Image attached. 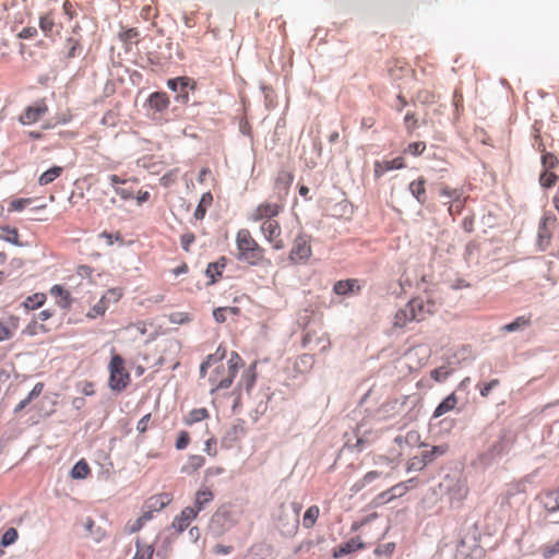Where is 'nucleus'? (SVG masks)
I'll list each match as a JSON object with an SVG mask.
<instances>
[{
  "mask_svg": "<svg viewBox=\"0 0 559 559\" xmlns=\"http://www.w3.org/2000/svg\"><path fill=\"white\" fill-rule=\"evenodd\" d=\"M408 190L419 204H421V205L426 204L427 192H426V179L424 177H419L416 180H413L408 186Z\"/></svg>",
  "mask_w": 559,
  "mask_h": 559,
  "instance_id": "nucleus-14",
  "label": "nucleus"
},
{
  "mask_svg": "<svg viewBox=\"0 0 559 559\" xmlns=\"http://www.w3.org/2000/svg\"><path fill=\"white\" fill-rule=\"evenodd\" d=\"M169 98L164 92H154L148 97V105L156 111H163L169 106Z\"/></svg>",
  "mask_w": 559,
  "mask_h": 559,
  "instance_id": "nucleus-20",
  "label": "nucleus"
},
{
  "mask_svg": "<svg viewBox=\"0 0 559 559\" xmlns=\"http://www.w3.org/2000/svg\"><path fill=\"white\" fill-rule=\"evenodd\" d=\"M388 171L390 170L388 168V163H385V160L374 162V177L377 179L381 178Z\"/></svg>",
  "mask_w": 559,
  "mask_h": 559,
  "instance_id": "nucleus-60",
  "label": "nucleus"
},
{
  "mask_svg": "<svg viewBox=\"0 0 559 559\" xmlns=\"http://www.w3.org/2000/svg\"><path fill=\"white\" fill-rule=\"evenodd\" d=\"M311 255L310 237L306 235L297 236L289 252V260L295 264H304Z\"/></svg>",
  "mask_w": 559,
  "mask_h": 559,
  "instance_id": "nucleus-7",
  "label": "nucleus"
},
{
  "mask_svg": "<svg viewBox=\"0 0 559 559\" xmlns=\"http://www.w3.org/2000/svg\"><path fill=\"white\" fill-rule=\"evenodd\" d=\"M241 361H242V359H241L240 355L237 352H233L228 359V366L225 367L224 365H221L216 368V374H218L222 369L223 372L226 371V377L223 379H218L217 376L210 378V381L214 385V388L212 389V392H214L216 390H221V389H228L231 385V383L238 372V368H239Z\"/></svg>",
  "mask_w": 559,
  "mask_h": 559,
  "instance_id": "nucleus-4",
  "label": "nucleus"
},
{
  "mask_svg": "<svg viewBox=\"0 0 559 559\" xmlns=\"http://www.w3.org/2000/svg\"><path fill=\"white\" fill-rule=\"evenodd\" d=\"M411 322H415V314L408 301L395 312L392 324L395 329H404Z\"/></svg>",
  "mask_w": 559,
  "mask_h": 559,
  "instance_id": "nucleus-11",
  "label": "nucleus"
},
{
  "mask_svg": "<svg viewBox=\"0 0 559 559\" xmlns=\"http://www.w3.org/2000/svg\"><path fill=\"white\" fill-rule=\"evenodd\" d=\"M191 320V316L188 312H174L169 314V321L174 324H187Z\"/></svg>",
  "mask_w": 559,
  "mask_h": 559,
  "instance_id": "nucleus-49",
  "label": "nucleus"
},
{
  "mask_svg": "<svg viewBox=\"0 0 559 559\" xmlns=\"http://www.w3.org/2000/svg\"><path fill=\"white\" fill-rule=\"evenodd\" d=\"M532 322V314L526 316H520L515 318L511 323H508L501 328V331L503 332H515L520 330H524L525 328L530 326Z\"/></svg>",
  "mask_w": 559,
  "mask_h": 559,
  "instance_id": "nucleus-22",
  "label": "nucleus"
},
{
  "mask_svg": "<svg viewBox=\"0 0 559 559\" xmlns=\"http://www.w3.org/2000/svg\"><path fill=\"white\" fill-rule=\"evenodd\" d=\"M37 36V28L34 26L24 27L19 34L17 37L21 39H32Z\"/></svg>",
  "mask_w": 559,
  "mask_h": 559,
  "instance_id": "nucleus-61",
  "label": "nucleus"
},
{
  "mask_svg": "<svg viewBox=\"0 0 559 559\" xmlns=\"http://www.w3.org/2000/svg\"><path fill=\"white\" fill-rule=\"evenodd\" d=\"M136 546L138 550L133 559H152L154 554V548L152 546L140 547L139 543Z\"/></svg>",
  "mask_w": 559,
  "mask_h": 559,
  "instance_id": "nucleus-52",
  "label": "nucleus"
},
{
  "mask_svg": "<svg viewBox=\"0 0 559 559\" xmlns=\"http://www.w3.org/2000/svg\"><path fill=\"white\" fill-rule=\"evenodd\" d=\"M151 417L152 415L151 414H146L144 415L136 424V430L140 432V433H145L148 429V423L151 420Z\"/></svg>",
  "mask_w": 559,
  "mask_h": 559,
  "instance_id": "nucleus-62",
  "label": "nucleus"
},
{
  "mask_svg": "<svg viewBox=\"0 0 559 559\" xmlns=\"http://www.w3.org/2000/svg\"><path fill=\"white\" fill-rule=\"evenodd\" d=\"M449 450V447L447 444L441 445H435L431 448V450L424 451L421 453L423 457L427 462V464L431 463L436 457L441 456L445 454Z\"/></svg>",
  "mask_w": 559,
  "mask_h": 559,
  "instance_id": "nucleus-38",
  "label": "nucleus"
},
{
  "mask_svg": "<svg viewBox=\"0 0 559 559\" xmlns=\"http://www.w3.org/2000/svg\"><path fill=\"white\" fill-rule=\"evenodd\" d=\"M63 174V167L61 166H52L48 170L44 171L39 178L38 183L40 186H47L53 182L57 178H59Z\"/></svg>",
  "mask_w": 559,
  "mask_h": 559,
  "instance_id": "nucleus-30",
  "label": "nucleus"
},
{
  "mask_svg": "<svg viewBox=\"0 0 559 559\" xmlns=\"http://www.w3.org/2000/svg\"><path fill=\"white\" fill-rule=\"evenodd\" d=\"M357 281L356 280H346V281H338L334 285V292L337 295H347L354 290V287L356 286Z\"/></svg>",
  "mask_w": 559,
  "mask_h": 559,
  "instance_id": "nucleus-42",
  "label": "nucleus"
},
{
  "mask_svg": "<svg viewBox=\"0 0 559 559\" xmlns=\"http://www.w3.org/2000/svg\"><path fill=\"white\" fill-rule=\"evenodd\" d=\"M194 240L195 236L192 233H185L183 235H181L180 242L182 249L188 252L190 250V246L194 242Z\"/></svg>",
  "mask_w": 559,
  "mask_h": 559,
  "instance_id": "nucleus-59",
  "label": "nucleus"
},
{
  "mask_svg": "<svg viewBox=\"0 0 559 559\" xmlns=\"http://www.w3.org/2000/svg\"><path fill=\"white\" fill-rule=\"evenodd\" d=\"M109 305L100 297V299L86 312V318L96 319L103 317L108 310Z\"/></svg>",
  "mask_w": 559,
  "mask_h": 559,
  "instance_id": "nucleus-37",
  "label": "nucleus"
},
{
  "mask_svg": "<svg viewBox=\"0 0 559 559\" xmlns=\"http://www.w3.org/2000/svg\"><path fill=\"white\" fill-rule=\"evenodd\" d=\"M64 56L68 58H74L76 56H80L82 52V44L80 36H71L66 40L64 44Z\"/></svg>",
  "mask_w": 559,
  "mask_h": 559,
  "instance_id": "nucleus-25",
  "label": "nucleus"
},
{
  "mask_svg": "<svg viewBox=\"0 0 559 559\" xmlns=\"http://www.w3.org/2000/svg\"><path fill=\"white\" fill-rule=\"evenodd\" d=\"M205 464V459L202 455H190L186 465L182 466L181 472L185 474H192L200 469Z\"/></svg>",
  "mask_w": 559,
  "mask_h": 559,
  "instance_id": "nucleus-31",
  "label": "nucleus"
},
{
  "mask_svg": "<svg viewBox=\"0 0 559 559\" xmlns=\"http://www.w3.org/2000/svg\"><path fill=\"white\" fill-rule=\"evenodd\" d=\"M365 548V544L360 540V537H353L348 542L340 545L337 548L333 551L334 558H341L345 555L355 552L359 549Z\"/></svg>",
  "mask_w": 559,
  "mask_h": 559,
  "instance_id": "nucleus-13",
  "label": "nucleus"
},
{
  "mask_svg": "<svg viewBox=\"0 0 559 559\" xmlns=\"http://www.w3.org/2000/svg\"><path fill=\"white\" fill-rule=\"evenodd\" d=\"M20 319L16 316H8L0 319V342L10 340L17 331Z\"/></svg>",
  "mask_w": 559,
  "mask_h": 559,
  "instance_id": "nucleus-10",
  "label": "nucleus"
},
{
  "mask_svg": "<svg viewBox=\"0 0 559 559\" xmlns=\"http://www.w3.org/2000/svg\"><path fill=\"white\" fill-rule=\"evenodd\" d=\"M320 515V508L318 506L309 507L302 516V526L305 528H312Z\"/></svg>",
  "mask_w": 559,
  "mask_h": 559,
  "instance_id": "nucleus-35",
  "label": "nucleus"
},
{
  "mask_svg": "<svg viewBox=\"0 0 559 559\" xmlns=\"http://www.w3.org/2000/svg\"><path fill=\"white\" fill-rule=\"evenodd\" d=\"M425 150H426L425 142L418 141V142L409 143L407 145V147L404 150V153L411 154L413 156H419L424 153Z\"/></svg>",
  "mask_w": 559,
  "mask_h": 559,
  "instance_id": "nucleus-48",
  "label": "nucleus"
},
{
  "mask_svg": "<svg viewBox=\"0 0 559 559\" xmlns=\"http://www.w3.org/2000/svg\"><path fill=\"white\" fill-rule=\"evenodd\" d=\"M404 123L408 132H413L418 126V119L414 112H407L404 118Z\"/></svg>",
  "mask_w": 559,
  "mask_h": 559,
  "instance_id": "nucleus-54",
  "label": "nucleus"
},
{
  "mask_svg": "<svg viewBox=\"0 0 559 559\" xmlns=\"http://www.w3.org/2000/svg\"><path fill=\"white\" fill-rule=\"evenodd\" d=\"M409 304L415 314V322H423L437 311V305L435 300L430 298L417 296L412 298Z\"/></svg>",
  "mask_w": 559,
  "mask_h": 559,
  "instance_id": "nucleus-8",
  "label": "nucleus"
},
{
  "mask_svg": "<svg viewBox=\"0 0 559 559\" xmlns=\"http://www.w3.org/2000/svg\"><path fill=\"white\" fill-rule=\"evenodd\" d=\"M48 112V105L45 99H39L28 106L20 116L22 124H33L39 121Z\"/></svg>",
  "mask_w": 559,
  "mask_h": 559,
  "instance_id": "nucleus-9",
  "label": "nucleus"
},
{
  "mask_svg": "<svg viewBox=\"0 0 559 559\" xmlns=\"http://www.w3.org/2000/svg\"><path fill=\"white\" fill-rule=\"evenodd\" d=\"M385 163H388L389 170L402 169L405 167V160L402 156L395 157L391 160H385Z\"/></svg>",
  "mask_w": 559,
  "mask_h": 559,
  "instance_id": "nucleus-64",
  "label": "nucleus"
},
{
  "mask_svg": "<svg viewBox=\"0 0 559 559\" xmlns=\"http://www.w3.org/2000/svg\"><path fill=\"white\" fill-rule=\"evenodd\" d=\"M427 465V462L425 461V459L423 457V455L420 456H414L409 460L408 462V471H412V469H416V471H420L423 469L425 466Z\"/></svg>",
  "mask_w": 559,
  "mask_h": 559,
  "instance_id": "nucleus-55",
  "label": "nucleus"
},
{
  "mask_svg": "<svg viewBox=\"0 0 559 559\" xmlns=\"http://www.w3.org/2000/svg\"><path fill=\"white\" fill-rule=\"evenodd\" d=\"M45 384L43 382H37L28 395L23 399L14 408V413H20L23 411L32 401L37 399L44 391Z\"/></svg>",
  "mask_w": 559,
  "mask_h": 559,
  "instance_id": "nucleus-27",
  "label": "nucleus"
},
{
  "mask_svg": "<svg viewBox=\"0 0 559 559\" xmlns=\"http://www.w3.org/2000/svg\"><path fill=\"white\" fill-rule=\"evenodd\" d=\"M290 512L282 506L281 513L277 516V526L285 534H294L298 531L299 527V515L302 509V504L299 502H292Z\"/></svg>",
  "mask_w": 559,
  "mask_h": 559,
  "instance_id": "nucleus-5",
  "label": "nucleus"
},
{
  "mask_svg": "<svg viewBox=\"0 0 559 559\" xmlns=\"http://www.w3.org/2000/svg\"><path fill=\"white\" fill-rule=\"evenodd\" d=\"M46 301V295L44 293H36L32 296H28L24 301V307L26 309L35 310L41 307Z\"/></svg>",
  "mask_w": 559,
  "mask_h": 559,
  "instance_id": "nucleus-39",
  "label": "nucleus"
},
{
  "mask_svg": "<svg viewBox=\"0 0 559 559\" xmlns=\"http://www.w3.org/2000/svg\"><path fill=\"white\" fill-rule=\"evenodd\" d=\"M108 386L111 391L122 392L131 382L130 372L127 370L124 359L119 354H112L109 365Z\"/></svg>",
  "mask_w": 559,
  "mask_h": 559,
  "instance_id": "nucleus-2",
  "label": "nucleus"
},
{
  "mask_svg": "<svg viewBox=\"0 0 559 559\" xmlns=\"http://www.w3.org/2000/svg\"><path fill=\"white\" fill-rule=\"evenodd\" d=\"M457 404L455 393L448 395L435 409L433 418L441 417L442 415L453 411Z\"/></svg>",
  "mask_w": 559,
  "mask_h": 559,
  "instance_id": "nucleus-21",
  "label": "nucleus"
},
{
  "mask_svg": "<svg viewBox=\"0 0 559 559\" xmlns=\"http://www.w3.org/2000/svg\"><path fill=\"white\" fill-rule=\"evenodd\" d=\"M171 500V496L166 492L154 495L145 501L144 508L157 512L168 506Z\"/></svg>",
  "mask_w": 559,
  "mask_h": 559,
  "instance_id": "nucleus-16",
  "label": "nucleus"
},
{
  "mask_svg": "<svg viewBox=\"0 0 559 559\" xmlns=\"http://www.w3.org/2000/svg\"><path fill=\"white\" fill-rule=\"evenodd\" d=\"M33 203L32 198H20L14 199L10 201L9 203V212H21L23 211L27 205H31Z\"/></svg>",
  "mask_w": 559,
  "mask_h": 559,
  "instance_id": "nucleus-44",
  "label": "nucleus"
},
{
  "mask_svg": "<svg viewBox=\"0 0 559 559\" xmlns=\"http://www.w3.org/2000/svg\"><path fill=\"white\" fill-rule=\"evenodd\" d=\"M499 384V380L498 379H493L491 381H489L488 383H485L480 386V395L483 397H487L491 390L497 386Z\"/></svg>",
  "mask_w": 559,
  "mask_h": 559,
  "instance_id": "nucleus-63",
  "label": "nucleus"
},
{
  "mask_svg": "<svg viewBox=\"0 0 559 559\" xmlns=\"http://www.w3.org/2000/svg\"><path fill=\"white\" fill-rule=\"evenodd\" d=\"M467 199H468V197L465 195L464 191H463L461 193V195L456 197L454 200L445 202V204H448V213L452 217H454L455 215L461 214V212L463 211V209L466 205Z\"/></svg>",
  "mask_w": 559,
  "mask_h": 559,
  "instance_id": "nucleus-29",
  "label": "nucleus"
},
{
  "mask_svg": "<svg viewBox=\"0 0 559 559\" xmlns=\"http://www.w3.org/2000/svg\"><path fill=\"white\" fill-rule=\"evenodd\" d=\"M236 246L238 259L248 262L251 265L259 264L264 258V249L252 237L247 228H241L236 235Z\"/></svg>",
  "mask_w": 559,
  "mask_h": 559,
  "instance_id": "nucleus-1",
  "label": "nucleus"
},
{
  "mask_svg": "<svg viewBox=\"0 0 559 559\" xmlns=\"http://www.w3.org/2000/svg\"><path fill=\"white\" fill-rule=\"evenodd\" d=\"M438 191L440 197L449 199V201L454 200L456 197L461 195L463 192L462 188H451L450 186L445 183H439Z\"/></svg>",
  "mask_w": 559,
  "mask_h": 559,
  "instance_id": "nucleus-41",
  "label": "nucleus"
},
{
  "mask_svg": "<svg viewBox=\"0 0 559 559\" xmlns=\"http://www.w3.org/2000/svg\"><path fill=\"white\" fill-rule=\"evenodd\" d=\"M190 443V436L187 431H180L178 433L177 440H176V449L177 450H183L186 449Z\"/></svg>",
  "mask_w": 559,
  "mask_h": 559,
  "instance_id": "nucleus-53",
  "label": "nucleus"
},
{
  "mask_svg": "<svg viewBox=\"0 0 559 559\" xmlns=\"http://www.w3.org/2000/svg\"><path fill=\"white\" fill-rule=\"evenodd\" d=\"M123 296V290L119 287L109 288L102 298L108 304L118 302Z\"/></svg>",
  "mask_w": 559,
  "mask_h": 559,
  "instance_id": "nucleus-43",
  "label": "nucleus"
},
{
  "mask_svg": "<svg viewBox=\"0 0 559 559\" xmlns=\"http://www.w3.org/2000/svg\"><path fill=\"white\" fill-rule=\"evenodd\" d=\"M246 435L245 420L237 419L226 431L225 440L237 441Z\"/></svg>",
  "mask_w": 559,
  "mask_h": 559,
  "instance_id": "nucleus-24",
  "label": "nucleus"
},
{
  "mask_svg": "<svg viewBox=\"0 0 559 559\" xmlns=\"http://www.w3.org/2000/svg\"><path fill=\"white\" fill-rule=\"evenodd\" d=\"M417 480L415 478H411L406 481L396 484L392 486L388 491L382 492L380 497H384L385 495L390 493V497L386 499L388 501L404 496L411 488L416 487Z\"/></svg>",
  "mask_w": 559,
  "mask_h": 559,
  "instance_id": "nucleus-15",
  "label": "nucleus"
},
{
  "mask_svg": "<svg viewBox=\"0 0 559 559\" xmlns=\"http://www.w3.org/2000/svg\"><path fill=\"white\" fill-rule=\"evenodd\" d=\"M39 27L46 37H53L59 34V28L51 12L39 16Z\"/></svg>",
  "mask_w": 559,
  "mask_h": 559,
  "instance_id": "nucleus-18",
  "label": "nucleus"
},
{
  "mask_svg": "<svg viewBox=\"0 0 559 559\" xmlns=\"http://www.w3.org/2000/svg\"><path fill=\"white\" fill-rule=\"evenodd\" d=\"M542 503L548 512L559 510V490H547L542 495Z\"/></svg>",
  "mask_w": 559,
  "mask_h": 559,
  "instance_id": "nucleus-19",
  "label": "nucleus"
},
{
  "mask_svg": "<svg viewBox=\"0 0 559 559\" xmlns=\"http://www.w3.org/2000/svg\"><path fill=\"white\" fill-rule=\"evenodd\" d=\"M197 515L198 510H194V508L191 507H187L180 512L179 515L175 518V520L173 521V527L177 532L181 533L190 525V523L192 522V520L197 518Z\"/></svg>",
  "mask_w": 559,
  "mask_h": 559,
  "instance_id": "nucleus-12",
  "label": "nucleus"
},
{
  "mask_svg": "<svg viewBox=\"0 0 559 559\" xmlns=\"http://www.w3.org/2000/svg\"><path fill=\"white\" fill-rule=\"evenodd\" d=\"M167 86L174 92H178L179 86H181V90H186V88L194 90L195 82L188 76H179V78H175V79H169L167 82Z\"/></svg>",
  "mask_w": 559,
  "mask_h": 559,
  "instance_id": "nucleus-28",
  "label": "nucleus"
},
{
  "mask_svg": "<svg viewBox=\"0 0 559 559\" xmlns=\"http://www.w3.org/2000/svg\"><path fill=\"white\" fill-rule=\"evenodd\" d=\"M260 233L274 250H282L285 247L282 227L276 218L260 223Z\"/></svg>",
  "mask_w": 559,
  "mask_h": 559,
  "instance_id": "nucleus-6",
  "label": "nucleus"
},
{
  "mask_svg": "<svg viewBox=\"0 0 559 559\" xmlns=\"http://www.w3.org/2000/svg\"><path fill=\"white\" fill-rule=\"evenodd\" d=\"M91 473V468L85 460H80L71 469V477L73 479H85Z\"/></svg>",
  "mask_w": 559,
  "mask_h": 559,
  "instance_id": "nucleus-36",
  "label": "nucleus"
},
{
  "mask_svg": "<svg viewBox=\"0 0 559 559\" xmlns=\"http://www.w3.org/2000/svg\"><path fill=\"white\" fill-rule=\"evenodd\" d=\"M19 237H20L19 231L15 227H10V226L1 227L0 238L3 239L4 241H8V242L19 246L20 245Z\"/></svg>",
  "mask_w": 559,
  "mask_h": 559,
  "instance_id": "nucleus-40",
  "label": "nucleus"
},
{
  "mask_svg": "<svg viewBox=\"0 0 559 559\" xmlns=\"http://www.w3.org/2000/svg\"><path fill=\"white\" fill-rule=\"evenodd\" d=\"M431 378L437 382H443L447 380V378L450 376V370L442 366L439 368H436L430 373Z\"/></svg>",
  "mask_w": 559,
  "mask_h": 559,
  "instance_id": "nucleus-50",
  "label": "nucleus"
},
{
  "mask_svg": "<svg viewBox=\"0 0 559 559\" xmlns=\"http://www.w3.org/2000/svg\"><path fill=\"white\" fill-rule=\"evenodd\" d=\"M115 192L124 201L131 200L135 197L134 189L131 187H129V188L116 187Z\"/></svg>",
  "mask_w": 559,
  "mask_h": 559,
  "instance_id": "nucleus-56",
  "label": "nucleus"
},
{
  "mask_svg": "<svg viewBox=\"0 0 559 559\" xmlns=\"http://www.w3.org/2000/svg\"><path fill=\"white\" fill-rule=\"evenodd\" d=\"M556 181H557L556 174H554L549 170H544L539 176V183L544 188H551L552 186H555Z\"/></svg>",
  "mask_w": 559,
  "mask_h": 559,
  "instance_id": "nucleus-46",
  "label": "nucleus"
},
{
  "mask_svg": "<svg viewBox=\"0 0 559 559\" xmlns=\"http://www.w3.org/2000/svg\"><path fill=\"white\" fill-rule=\"evenodd\" d=\"M226 266V258L222 257L218 261L212 262L206 267V276L211 278V283H215L221 278Z\"/></svg>",
  "mask_w": 559,
  "mask_h": 559,
  "instance_id": "nucleus-23",
  "label": "nucleus"
},
{
  "mask_svg": "<svg viewBox=\"0 0 559 559\" xmlns=\"http://www.w3.org/2000/svg\"><path fill=\"white\" fill-rule=\"evenodd\" d=\"M226 355V349L222 346H218L216 353L214 355H209L207 358L200 366V376L204 378L206 376L207 369L211 367L213 361L222 360Z\"/></svg>",
  "mask_w": 559,
  "mask_h": 559,
  "instance_id": "nucleus-34",
  "label": "nucleus"
},
{
  "mask_svg": "<svg viewBox=\"0 0 559 559\" xmlns=\"http://www.w3.org/2000/svg\"><path fill=\"white\" fill-rule=\"evenodd\" d=\"M213 203V195L211 192L203 193L201 197V200L194 211V217L195 219H203L207 209Z\"/></svg>",
  "mask_w": 559,
  "mask_h": 559,
  "instance_id": "nucleus-33",
  "label": "nucleus"
},
{
  "mask_svg": "<svg viewBox=\"0 0 559 559\" xmlns=\"http://www.w3.org/2000/svg\"><path fill=\"white\" fill-rule=\"evenodd\" d=\"M209 416H210V414L206 408H204V407L194 408L187 414V416L183 419V423L187 426H191L193 424L200 423V421L209 418Z\"/></svg>",
  "mask_w": 559,
  "mask_h": 559,
  "instance_id": "nucleus-32",
  "label": "nucleus"
},
{
  "mask_svg": "<svg viewBox=\"0 0 559 559\" xmlns=\"http://www.w3.org/2000/svg\"><path fill=\"white\" fill-rule=\"evenodd\" d=\"M394 549H395V544L394 543H388V544H383V545L378 546L374 549V554L377 556H382V555L390 556L391 554H393Z\"/></svg>",
  "mask_w": 559,
  "mask_h": 559,
  "instance_id": "nucleus-57",
  "label": "nucleus"
},
{
  "mask_svg": "<svg viewBox=\"0 0 559 559\" xmlns=\"http://www.w3.org/2000/svg\"><path fill=\"white\" fill-rule=\"evenodd\" d=\"M416 99L421 104H430L435 103L436 95L432 91L423 90L417 93Z\"/></svg>",
  "mask_w": 559,
  "mask_h": 559,
  "instance_id": "nucleus-51",
  "label": "nucleus"
},
{
  "mask_svg": "<svg viewBox=\"0 0 559 559\" xmlns=\"http://www.w3.org/2000/svg\"><path fill=\"white\" fill-rule=\"evenodd\" d=\"M213 492L210 488H201L197 491L194 498V510L198 513L204 509V507L213 500Z\"/></svg>",
  "mask_w": 559,
  "mask_h": 559,
  "instance_id": "nucleus-26",
  "label": "nucleus"
},
{
  "mask_svg": "<svg viewBox=\"0 0 559 559\" xmlns=\"http://www.w3.org/2000/svg\"><path fill=\"white\" fill-rule=\"evenodd\" d=\"M542 164L545 170H550L556 168L559 165V160L557 156L549 152H544L542 155Z\"/></svg>",
  "mask_w": 559,
  "mask_h": 559,
  "instance_id": "nucleus-45",
  "label": "nucleus"
},
{
  "mask_svg": "<svg viewBox=\"0 0 559 559\" xmlns=\"http://www.w3.org/2000/svg\"><path fill=\"white\" fill-rule=\"evenodd\" d=\"M50 295L56 299V304L62 308L68 309L71 306V294L61 285H53L50 288Z\"/></svg>",
  "mask_w": 559,
  "mask_h": 559,
  "instance_id": "nucleus-17",
  "label": "nucleus"
},
{
  "mask_svg": "<svg viewBox=\"0 0 559 559\" xmlns=\"http://www.w3.org/2000/svg\"><path fill=\"white\" fill-rule=\"evenodd\" d=\"M380 473L377 472V471H371V472H368L364 477L362 479L356 484V486L358 488H362L365 487L366 485L370 484L371 481H373L376 478L380 477Z\"/></svg>",
  "mask_w": 559,
  "mask_h": 559,
  "instance_id": "nucleus-58",
  "label": "nucleus"
},
{
  "mask_svg": "<svg viewBox=\"0 0 559 559\" xmlns=\"http://www.w3.org/2000/svg\"><path fill=\"white\" fill-rule=\"evenodd\" d=\"M285 207V199L281 195L269 198L259 203L248 215V221L252 223H262L267 219H275Z\"/></svg>",
  "mask_w": 559,
  "mask_h": 559,
  "instance_id": "nucleus-3",
  "label": "nucleus"
},
{
  "mask_svg": "<svg viewBox=\"0 0 559 559\" xmlns=\"http://www.w3.org/2000/svg\"><path fill=\"white\" fill-rule=\"evenodd\" d=\"M17 537H19L17 531L14 527H10L3 533L2 537H1V544L4 547L10 546L16 542Z\"/></svg>",
  "mask_w": 559,
  "mask_h": 559,
  "instance_id": "nucleus-47",
  "label": "nucleus"
}]
</instances>
